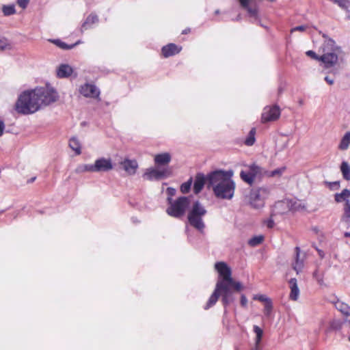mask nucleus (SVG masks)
Here are the masks:
<instances>
[{"label": "nucleus", "instance_id": "obj_1", "mask_svg": "<svg viewBox=\"0 0 350 350\" xmlns=\"http://www.w3.org/2000/svg\"><path fill=\"white\" fill-rule=\"evenodd\" d=\"M215 268L219 273V277L213 293L204 306L205 310H208L214 306L219 297L221 298V301L223 306L226 308L235 300L234 293L243 289L241 283L235 281L232 278L231 269L226 263L224 262H217L215 265Z\"/></svg>", "mask_w": 350, "mask_h": 350}, {"label": "nucleus", "instance_id": "obj_2", "mask_svg": "<svg viewBox=\"0 0 350 350\" xmlns=\"http://www.w3.org/2000/svg\"><path fill=\"white\" fill-rule=\"evenodd\" d=\"M58 99V94L51 86L35 88L23 92L16 103V110L21 114L33 113Z\"/></svg>", "mask_w": 350, "mask_h": 350}, {"label": "nucleus", "instance_id": "obj_3", "mask_svg": "<svg viewBox=\"0 0 350 350\" xmlns=\"http://www.w3.org/2000/svg\"><path fill=\"white\" fill-rule=\"evenodd\" d=\"M232 170H216L207 174L208 189H211L215 196L221 200H231L236 187L232 179Z\"/></svg>", "mask_w": 350, "mask_h": 350}, {"label": "nucleus", "instance_id": "obj_4", "mask_svg": "<svg viewBox=\"0 0 350 350\" xmlns=\"http://www.w3.org/2000/svg\"><path fill=\"white\" fill-rule=\"evenodd\" d=\"M323 54L320 55L319 61L321 62L325 69L339 67L342 62V50L338 46L335 41L331 38H327L321 47Z\"/></svg>", "mask_w": 350, "mask_h": 350}, {"label": "nucleus", "instance_id": "obj_5", "mask_svg": "<svg viewBox=\"0 0 350 350\" xmlns=\"http://www.w3.org/2000/svg\"><path fill=\"white\" fill-rule=\"evenodd\" d=\"M207 211L199 202H195L188 213V221L189 224L199 232L202 233L205 228V224L202 217L206 214Z\"/></svg>", "mask_w": 350, "mask_h": 350}, {"label": "nucleus", "instance_id": "obj_6", "mask_svg": "<svg viewBox=\"0 0 350 350\" xmlns=\"http://www.w3.org/2000/svg\"><path fill=\"white\" fill-rule=\"evenodd\" d=\"M167 200L170 206L167 208V213L176 218H180L183 216L190 204L189 198L185 196L179 197L174 201L169 197Z\"/></svg>", "mask_w": 350, "mask_h": 350}, {"label": "nucleus", "instance_id": "obj_7", "mask_svg": "<svg viewBox=\"0 0 350 350\" xmlns=\"http://www.w3.org/2000/svg\"><path fill=\"white\" fill-rule=\"evenodd\" d=\"M270 193V189L267 187L255 188L251 190L249 196L250 204L256 209L261 208L265 205V201Z\"/></svg>", "mask_w": 350, "mask_h": 350}, {"label": "nucleus", "instance_id": "obj_8", "mask_svg": "<svg viewBox=\"0 0 350 350\" xmlns=\"http://www.w3.org/2000/svg\"><path fill=\"white\" fill-rule=\"evenodd\" d=\"M171 174L172 170L170 167L159 168L156 166V168L148 169L143 176L148 180H159L165 178Z\"/></svg>", "mask_w": 350, "mask_h": 350}, {"label": "nucleus", "instance_id": "obj_9", "mask_svg": "<svg viewBox=\"0 0 350 350\" xmlns=\"http://www.w3.org/2000/svg\"><path fill=\"white\" fill-rule=\"evenodd\" d=\"M243 8L247 10L248 16L254 21L258 20V8L254 0H239Z\"/></svg>", "mask_w": 350, "mask_h": 350}, {"label": "nucleus", "instance_id": "obj_10", "mask_svg": "<svg viewBox=\"0 0 350 350\" xmlns=\"http://www.w3.org/2000/svg\"><path fill=\"white\" fill-rule=\"evenodd\" d=\"M280 116V110L278 106L267 107L262 113V122L275 121L279 118Z\"/></svg>", "mask_w": 350, "mask_h": 350}, {"label": "nucleus", "instance_id": "obj_11", "mask_svg": "<svg viewBox=\"0 0 350 350\" xmlns=\"http://www.w3.org/2000/svg\"><path fill=\"white\" fill-rule=\"evenodd\" d=\"M93 165L94 172H105L113 169L111 159L105 157L96 159Z\"/></svg>", "mask_w": 350, "mask_h": 350}, {"label": "nucleus", "instance_id": "obj_12", "mask_svg": "<svg viewBox=\"0 0 350 350\" xmlns=\"http://www.w3.org/2000/svg\"><path fill=\"white\" fill-rule=\"evenodd\" d=\"M260 172V167L256 165H252L249 167V171L242 170L240 173L241 179L245 183L252 185L254 182L256 175Z\"/></svg>", "mask_w": 350, "mask_h": 350}, {"label": "nucleus", "instance_id": "obj_13", "mask_svg": "<svg viewBox=\"0 0 350 350\" xmlns=\"http://www.w3.org/2000/svg\"><path fill=\"white\" fill-rule=\"evenodd\" d=\"M289 203V199H284L277 202L273 206V213L271 215H282L291 211Z\"/></svg>", "mask_w": 350, "mask_h": 350}, {"label": "nucleus", "instance_id": "obj_14", "mask_svg": "<svg viewBox=\"0 0 350 350\" xmlns=\"http://www.w3.org/2000/svg\"><path fill=\"white\" fill-rule=\"evenodd\" d=\"M80 93L85 97L96 98L100 91L94 85L86 83L81 87Z\"/></svg>", "mask_w": 350, "mask_h": 350}, {"label": "nucleus", "instance_id": "obj_15", "mask_svg": "<svg viewBox=\"0 0 350 350\" xmlns=\"http://www.w3.org/2000/svg\"><path fill=\"white\" fill-rule=\"evenodd\" d=\"M171 154L168 152L156 154L154 158L156 166L159 168L169 167L168 164L171 161Z\"/></svg>", "mask_w": 350, "mask_h": 350}, {"label": "nucleus", "instance_id": "obj_16", "mask_svg": "<svg viewBox=\"0 0 350 350\" xmlns=\"http://www.w3.org/2000/svg\"><path fill=\"white\" fill-rule=\"evenodd\" d=\"M205 184H206V186L208 187L207 175L204 176L202 173H198L196 176L193 184L194 193L196 194L199 193L202 190Z\"/></svg>", "mask_w": 350, "mask_h": 350}, {"label": "nucleus", "instance_id": "obj_17", "mask_svg": "<svg viewBox=\"0 0 350 350\" xmlns=\"http://www.w3.org/2000/svg\"><path fill=\"white\" fill-rule=\"evenodd\" d=\"M120 166L129 175L135 174L138 164L135 160L124 159L120 162Z\"/></svg>", "mask_w": 350, "mask_h": 350}, {"label": "nucleus", "instance_id": "obj_18", "mask_svg": "<svg viewBox=\"0 0 350 350\" xmlns=\"http://www.w3.org/2000/svg\"><path fill=\"white\" fill-rule=\"evenodd\" d=\"M181 50V47H178L175 44H169L166 46H163L161 49L162 55L165 57H169L170 56L178 54Z\"/></svg>", "mask_w": 350, "mask_h": 350}, {"label": "nucleus", "instance_id": "obj_19", "mask_svg": "<svg viewBox=\"0 0 350 350\" xmlns=\"http://www.w3.org/2000/svg\"><path fill=\"white\" fill-rule=\"evenodd\" d=\"M73 72L72 68L68 64H61L57 69V75L59 78H67Z\"/></svg>", "mask_w": 350, "mask_h": 350}, {"label": "nucleus", "instance_id": "obj_20", "mask_svg": "<svg viewBox=\"0 0 350 350\" xmlns=\"http://www.w3.org/2000/svg\"><path fill=\"white\" fill-rule=\"evenodd\" d=\"M289 287L291 288L289 298L293 301L297 300L299 295V289L298 288L297 280L295 278H291L290 280Z\"/></svg>", "mask_w": 350, "mask_h": 350}, {"label": "nucleus", "instance_id": "obj_21", "mask_svg": "<svg viewBox=\"0 0 350 350\" xmlns=\"http://www.w3.org/2000/svg\"><path fill=\"white\" fill-rule=\"evenodd\" d=\"M335 307L345 316L346 321L350 323V307L347 304L338 300L335 303Z\"/></svg>", "mask_w": 350, "mask_h": 350}, {"label": "nucleus", "instance_id": "obj_22", "mask_svg": "<svg viewBox=\"0 0 350 350\" xmlns=\"http://www.w3.org/2000/svg\"><path fill=\"white\" fill-rule=\"evenodd\" d=\"M295 253L296 257L295 262L293 263V269L297 273H299L304 267V259H300L299 258L300 248L299 247H295Z\"/></svg>", "mask_w": 350, "mask_h": 350}, {"label": "nucleus", "instance_id": "obj_23", "mask_svg": "<svg viewBox=\"0 0 350 350\" xmlns=\"http://www.w3.org/2000/svg\"><path fill=\"white\" fill-rule=\"evenodd\" d=\"M98 21V18L96 14H90L85 22L81 25V31H83L84 30L88 29V28H90L91 26L97 23Z\"/></svg>", "mask_w": 350, "mask_h": 350}, {"label": "nucleus", "instance_id": "obj_24", "mask_svg": "<svg viewBox=\"0 0 350 350\" xmlns=\"http://www.w3.org/2000/svg\"><path fill=\"white\" fill-rule=\"evenodd\" d=\"M289 202L291 211H301L306 209L305 204L299 200L289 199Z\"/></svg>", "mask_w": 350, "mask_h": 350}, {"label": "nucleus", "instance_id": "obj_25", "mask_svg": "<svg viewBox=\"0 0 350 350\" xmlns=\"http://www.w3.org/2000/svg\"><path fill=\"white\" fill-rule=\"evenodd\" d=\"M350 145V131L345 133L344 136L340 140L338 145V148L341 150H346L348 149Z\"/></svg>", "mask_w": 350, "mask_h": 350}, {"label": "nucleus", "instance_id": "obj_26", "mask_svg": "<svg viewBox=\"0 0 350 350\" xmlns=\"http://www.w3.org/2000/svg\"><path fill=\"white\" fill-rule=\"evenodd\" d=\"M350 197V190L348 189H345L340 193H336L334 196L335 201L337 202H341L342 201L349 200V198Z\"/></svg>", "mask_w": 350, "mask_h": 350}, {"label": "nucleus", "instance_id": "obj_27", "mask_svg": "<svg viewBox=\"0 0 350 350\" xmlns=\"http://www.w3.org/2000/svg\"><path fill=\"white\" fill-rule=\"evenodd\" d=\"M253 331L256 334V338H255V346L256 349H258V347L260 345V343L261 342L262 336H263V331L262 329L259 327L258 325H254L253 326Z\"/></svg>", "mask_w": 350, "mask_h": 350}, {"label": "nucleus", "instance_id": "obj_28", "mask_svg": "<svg viewBox=\"0 0 350 350\" xmlns=\"http://www.w3.org/2000/svg\"><path fill=\"white\" fill-rule=\"evenodd\" d=\"M69 147L79 155L81 153V144L76 137H72L69 140Z\"/></svg>", "mask_w": 350, "mask_h": 350}, {"label": "nucleus", "instance_id": "obj_29", "mask_svg": "<svg viewBox=\"0 0 350 350\" xmlns=\"http://www.w3.org/2000/svg\"><path fill=\"white\" fill-rule=\"evenodd\" d=\"M342 177L346 180H350V165L347 161H342L340 165Z\"/></svg>", "mask_w": 350, "mask_h": 350}, {"label": "nucleus", "instance_id": "obj_30", "mask_svg": "<svg viewBox=\"0 0 350 350\" xmlns=\"http://www.w3.org/2000/svg\"><path fill=\"white\" fill-rule=\"evenodd\" d=\"M77 173H83L86 172H94L93 164H81L77 166L75 170Z\"/></svg>", "mask_w": 350, "mask_h": 350}, {"label": "nucleus", "instance_id": "obj_31", "mask_svg": "<svg viewBox=\"0 0 350 350\" xmlns=\"http://www.w3.org/2000/svg\"><path fill=\"white\" fill-rule=\"evenodd\" d=\"M51 41L53 43H54L55 45L59 46V48L64 49V50L72 49V48H74L75 46H77L79 43V42H77L73 44L68 45L66 43H65L59 40H51Z\"/></svg>", "mask_w": 350, "mask_h": 350}, {"label": "nucleus", "instance_id": "obj_32", "mask_svg": "<svg viewBox=\"0 0 350 350\" xmlns=\"http://www.w3.org/2000/svg\"><path fill=\"white\" fill-rule=\"evenodd\" d=\"M342 220L345 222L349 223L350 220V202L346 200L344 206V213L342 217Z\"/></svg>", "mask_w": 350, "mask_h": 350}, {"label": "nucleus", "instance_id": "obj_33", "mask_svg": "<svg viewBox=\"0 0 350 350\" xmlns=\"http://www.w3.org/2000/svg\"><path fill=\"white\" fill-rule=\"evenodd\" d=\"M342 327V322L339 320H333L329 322V327H327L326 332H332L334 330L340 329Z\"/></svg>", "mask_w": 350, "mask_h": 350}, {"label": "nucleus", "instance_id": "obj_34", "mask_svg": "<svg viewBox=\"0 0 350 350\" xmlns=\"http://www.w3.org/2000/svg\"><path fill=\"white\" fill-rule=\"evenodd\" d=\"M255 134H256V129L255 128H252L247 137H246L245 140V144L247 145V146H252L254 142H255Z\"/></svg>", "mask_w": 350, "mask_h": 350}, {"label": "nucleus", "instance_id": "obj_35", "mask_svg": "<svg viewBox=\"0 0 350 350\" xmlns=\"http://www.w3.org/2000/svg\"><path fill=\"white\" fill-rule=\"evenodd\" d=\"M264 240V237L262 235L256 236L250 239L248 241V244L252 247H256L260 245Z\"/></svg>", "mask_w": 350, "mask_h": 350}, {"label": "nucleus", "instance_id": "obj_36", "mask_svg": "<svg viewBox=\"0 0 350 350\" xmlns=\"http://www.w3.org/2000/svg\"><path fill=\"white\" fill-rule=\"evenodd\" d=\"M193 179L190 178L187 182L183 183L180 186V191L183 193H187L189 191L191 185H192Z\"/></svg>", "mask_w": 350, "mask_h": 350}, {"label": "nucleus", "instance_id": "obj_37", "mask_svg": "<svg viewBox=\"0 0 350 350\" xmlns=\"http://www.w3.org/2000/svg\"><path fill=\"white\" fill-rule=\"evenodd\" d=\"M2 11L5 16H10L14 14L15 13V8L13 5H3L2 8Z\"/></svg>", "mask_w": 350, "mask_h": 350}, {"label": "nucleus", "instance_id": "obj_38", "mask_svg": "<svg viewBox=\"0 0 350 350\" xmlns=\"http://www.w3.org/2000/svg\"><path fill=\"white\" fill-rule=\"evenodd\" d=\"M313 278L317 280L319 284H323V274L320 273L318 269L313 273Z\"/></svg>", "mask_w": 350, "mask_h": 350}, {"label": "nucleus", "instance_id": "obj_39", "mask_svg": "<svg viewBox=\"0 0 350 350\" xmlns=\"http://www.w3.org/2000/svg\"><path fill=\"white\" fill-rule=\"evenodd\" d=\"M11 48V45L5 38H0V51H3L5 49H10Z\"/></svg>", "mask_w": 350, "mask_h": 350}, {"label": "nucleus", "instance_id": "obj_40", "mask_svg": "<svg viewBox=\"0 0 350 350\" xmlns=\"http://www.w3.org/2000/svg\"><path fill=\"white\" fill-rule=\"evenodd\" d=\"M273 309V304L271 300L268 301L267 303L265 304L264 313L267 317H269Z\"/></svg>", "mask_w": 350, "mask_h": 350}, {"label": "nucleus", "instance_id": "obj_41", "mask_svg": "<svg viewBox=\"0 0 350 350\" xmlns=\"http://www.w3.org/2000/svg\"><path fill=\"white\" fill-rule=\"evenodd\" d=\"M324 185L329 187L331 190L338 189L340 187V183L338 181H325Z\"/></svg>", "mask_w": 350, "mask_h": 350}, {"label": "nucleus", "instance_id": "obj_42", "mask_svg": "<svg viewBox=\"0 0 350 350\" xmlns=\"http://www.w3.org/2000/svg\"><path fill=\"white\" fill-rule=\"evenodd\" d=\"M254 299L260 301L265 304L267 303L268 301H271V299L264 295H256L254 296Z\"/></svg>", "mask_w": 350, "mask_h": 350}, {"label": "nucleus", "instance_id": "obj_43", "mask_svg": "<svg viewBox=\"0 0 350 350\" xmlns=\"http://www.w3.org/2000/svg\"><path fill=\"white\" fill-rule=\"evenodd\" d=\"M284 170L285 167L274 170L270 172V176H279L284 172Z\"/></svg>", "mask_w": 350, "mask_h": 350}, {"label": "nucleus", "instance_id": "obj_44", "mask_svg": "<svg viewBox=\"0 0 350 350\" xmlns=\"http://www.w3.org/2000/svg\"><path fill=\"white\" fill-rule=\"evenodd\" d=\"M306 55L314 59L319 61L320 55H317L313 51H308L306 52Z\"/></svg>", "mask_w": 350, "mask_h": 350}, {"label": "nucleus", "instance_id": "obj_45", "mask_svg": "<svg viewBox=\"0 0 350 350\" xmlns=\"http://www.w3.org/2000/svg\"><path fill=\"white\" fill-rule=\"evenodd\" d=\"M17 3L21 8H26L29 3V0H17Z\"/></svg>", "mask_w": 350, "mask_h": 350}, {"label": "nucleus", "instance_id": "obj_46", "mask_svg": "<svg viewBox=\"0 0 350 350\" xmlns=\"http://www.w3.org/2000/svg\"><path fill=\"white\" fill-rule=\"evenodd\" d=\"M247 304V299L246 298V297L244 295H242L241 296V305L243 307H246Z\"/></svg>", "mask_w": 350, "mask_h": 350}, {"label": "nucleus", "instance_id": "obj_47", "mask_svg": "<svg viewBox=\"0 0 350 350\" xmlns=\"http://www.w3.org/2000/svg\"><path fill=\"white\" fill-rule=\"evenodd\" d=\"M306 29V26L300 25V26H297V27H294L293 29H292L291 31H304Z\"/></svg>", "mask_w": 350, "mask_h": 350}, {"label": "nucleus", "instance_id": "obj_48", "mask_svg": "<svg viewBox=\"0 0 350 350\" xmlns=\"http://www.w3.org/2000/svg\"><path fill=\"white\" fill-rule=\"evenodd\" d=\"M167 193L170 196H174L176 193V189L172 187H168L167 189Z\"/></svg>", "mask_w": 350, "mask_h": 350}, {"label": "nucleus", "instance_id": "obj_49", "mask_svg": "<svg viewBox=\"0 0 350 350\" xmlns=\"http://www.w3.org/2000/svg\"><path fill=\"white\" fill-rule=\"evenodd\" d=\"M266 224L268 228H271L273 227L274 221L272 219H269L266 221Z\"/></svg>", "mask_w": 350, "mask_h": 350}, {"label": "nucleus", "instance_id": "obj_50", "mask_svg": "<svg viewBox=\"0 0 350 350\" xmlns=\"http://www.w3.org/2000/svg\"><path fill=\"white\" fill-rule=\"evenodd\" d=\"M325 81L329 84V85H333L334 83V79L330 78L328 76H326L325 77Z\"/></svg>", "mask_w": 350, "mask_h": 350}, {"label": "nucleus", "instance_id": "obj_51", "mask_svg": "<svg viewBox=\"0 0 350 350\" xmlns=\"http://www.w3.org/2000/svg\"><path fill=\"white\" fill-rule=\"evenodd\" d=\"M4 129H5L4 122L1 120H0V136H1L3 135Z\"/></svg>", "mask_w": 350, "mask_h": 350}, {"label": "nucleus", "instance_id": "obj_52", "mask_svg": "<svg viewBox=\"0 0 350 350\" xmlns=\"http://www.w3.org/2000/svg\"><path fill=\"white\" fill-rule=\"evenodd\" d=\"M317 252H318V254L319 255V256L321 258H323L324 256H325V253L323 251L321 250H319L317 249Z\"/></svg>", "mask_w": 350, "mask_h": 350}, {"label": "nucleus", "instance_id": "obj_53", "mask_svg": "<svg viewBox=\"0 0 350 350\" xmlns=\"http://www.w3.org/2000/svg\"><path fill=\"white\" fill-rule=\"evenodd\" d=\"M345 237H350V232H345Z\"/></svg>", "mask_w": 350, "mask_h": 350}, {"label": "nucleus", "instance_id": "obj_54", "mask_svg": "<svg viewBox=\"0 0 350 350\" xmlns=\"http://www.w3.org/2000/svg\"><path fill=\"white\" fill-rule=\"evenodd\" d=\"M189 31V29H185L183 31V33H187Z\"/></svg>", "mask_w": 350, "mask_h": 350}, {"label": "nucleus", "instance_id": "obj_55", "mask_svg": "<svg viewBox=\"0 0 350 350\" xmlns=\"http://www.w3.org/2000/svg\"><path fill=\"white\" fill-rule=\"evenodd\" d=\"M332 73L336 75V74L338 73V71L336 70H334L332 71Z\"/></svg>", "mask_w": 350, "mask_h": 350}, {"label": "nucleus", "instance_id": "obj_56", "mask_svg": "<svg viewBox=\"0 0 350 350\" xmlns=\"http://www.w3.org/2000/svg\"><path fill=\"white\" fill-rule=\"evenodd\" d=\"M240 19H241V16L239 14V15H238L237 20H240Z\"/></svg>", "mask_w": 350, "mask_h": 350}, {"label": "nucleus", "instance_id": "obj_57", "mask_svg": "<svg viewBox=\"0 0 350 350\" xmlns=\"http://www.w3.org/2000/svg\"><path fill=\"white\" fill-rule=\"evenodd\" d=\"M215 13L216 14H218L219 13V11L217 10H216V11L215 12Z\"/></svg>", "mask_w": 350, "mask_h": 350}, {"label": "nucleus", "instance_id": "obj_58", "mask_svg": "<svg viewBox=\"0 0 350 350\" xmlns=\"http://www.w3.org/2000/svg\"><path fill=\"white\" fill-rule=\"evenodd\" d=\"M299 103H300L301 105V104H303V101H302V100H300V101H299Z\"/></svg>", "mask_w": 350, "mask_h": 350}, {"label": "nucleus", "instance_id": "obj_59", "mask_svg": "<svg viewBox=\"0 0 350 350\" xmlns=\"http://www.w3.org/2000/svg\"><path fill=\"white\" fill-rule=\"evenodd\" d=\"M35 178H33L31 179V182H32V181H33V180H35Z\"/></svg>", "mask_w": 350, "mask_h": 350}, {"label": "nucleus", "instance_id": "obj_60", "mask_svg": "<svg viewBox=\"0 0 350 350\" xmlns=\"http://www.w3.org/2000/svg\"><path fill=\"white\" fill-rule=\"evenodd\" d=\"M349 340H350V337L349 338Z\"/></svg>", "mask_w": 350, "mask_h": 350}]
</instances>
